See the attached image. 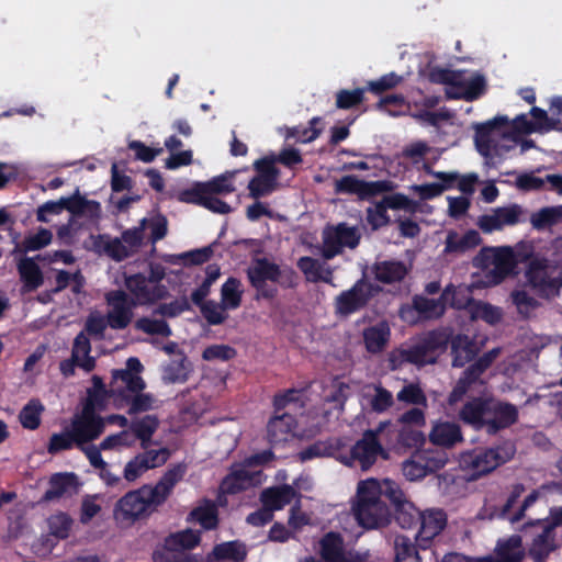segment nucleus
<instances>
[{"instance_id": "f257e3e1", "label": "nucleus", "mask_w": 562, "mask_h": 562, "mask_svg": "<svg viewBox=\"0 0 562 562\" xmlns=\"http://www.w3.org/2000/svg\"><path fill=\"white\" fill-rule=\"evenodd\" d=\"M184 474L186 467L179 463L168 469L155 485L144 484L137 490L127 492L115 505V519L134 522L148 518L165 504Z\"/></svg>"}, {"instance_id": "f03ea898", "label": "nucleus", "mask_w": 562, "mask_h": 562, "mask_svg": "<svg viewBox=\"0 0 562 562\" xmlns=\"http://www.w3.org/2000/svg\"><path fill=\"white\" fill-rule=\"evenodd\" d=\"M460 419L476 430L494 436L517 423L518 408L494 396H476L468 401L459 412Z\"/></svg>"}, {"instance_id": "7ed1b4c3", "label": "nucleus", "mask_w": 562, "mask_h": 562, "mask_svg": "<svg viewBox=\"0 0 562 562\" xmlns=\"http://www.w3.org/2000/svg\"><path fill=\"white\" fill-rule=\"evenodd\" d=\"M352 513L359 526L364 529H379L390 524L392 513L385 502L379 499L375 479L358 483Z\"/></svg>"}, {"instance_id": "20e7f679", "label": "nucleus", "mask_w": 562, "mask_h": 562, "mask_svg": "<svg viewBox=\"0 0 562 562\" xmlns=\"http://www.w3.org/2000/svg\"><path fill=\"white\" fill-rule=\"evenodd\" d=\"M503 127H508V117L505 115L474 125V145L487 165L495 166L516 145L502 136Z\"/></svg>"}, {"instance_id": "39448f33", "label": "nucleus", "mask_w": 562, "mask_h": 562, "mask_svg": "<svg viewBox=\"0 0 562 562\" xmlns=\"http://www.w3.org/2000/svg\"><path fill=\"white\" fill-rule=\"evenodd\" d=\"M515 453V445L505 440L494 447H475L462 452L460 465L470 473L472 480H476L510 461Z\"/></svg>"}, {"instance_id": "423d86ee", "label": "nucleus", "mask_w": 562, "mask_h": 562, "mask_svg": "<svg viewBox=\"0 0 562 562\" xmlns=\"http://www.w3.org/2000/svg\"><path fill=\"white\" fill-rule=\"evenodd\" d=\"M380 291L379 285L368 281L364 277L360 278L350 289L340 292L335 297V314L339 317H348L360 312Z\"/></svg>"}, {"instance_id": "0eeeda50", "label": "nucleus", "mask_w": 562, "mask_h": 562, "mask_svg": "<svg viewBox=\"0 0 562 562\" xmlns=\"http://www.w3.org/2000/svg\"><path fill=\"white\" fill-rule=\"evenodd\" d=\"M387 423L381 422L375 429L366 430L362 437L351 447L350 458L362 471L371 469L379 457L389 458V453L379 439Z\"/></svg>"}, {"instance_id": "6e6552de", "label": "nucleus", "mask_w": 562, "mask_h": 562, "mask_svg": "<svg viewBox=\"0 0 562 562\" xmlns=\"http://www.w3.org/2000/svg\"><path fill=\"white\" fill-rule=\"evenodd\" d=\"M124 284L136 306L155 304L168 295L164 284H151L143 273L125 274Z\"/></svg>"}, {"instance_id": "1a4fd4ad", "label": "nucleus", "mask_w": 562, "mask_h": 562, "mask_svg": "<svg viewBox=\"0 0 562 562\" xmlns=\"http://www.w3.org/2000/svg\"><path fill=\"white\" fill-rule=\"evenodd\" d=\"M104 300L110 307L106 318L112 329H124L133 319V310L136 307L130 294L123 290H111L105 293Z\"/></svg>"}, {"instance_id": "9d476101", "label": "nucleus", "mask_w": 562, "mask_h": 562, "mask_svg": "<svg viewBox=\"0 0 562 562\" xmlns=\"http://www.w3.org/2000/svg\"><path fill=\"white\" fill-rule=\"evenodd\" d=\"M525 286L540 299L550 300L559 294V285L548 273V263L546 259H532L529 261L525 272Z\"/></svg>"}, {"instance_id": "9b49d317", "label": "nucleus", "mask_w": 562, "mask_h": 562, "mask_svg": "<svg viewBox=\"0 0 562 562\" xmlns=\"http://www.w3.org/2000/svg\"><path fill=\"white\" fill-rule=\"evenodd\" d=\"M247 278L250 285L257 291V299L272 300L278 290L267 285V281L274 282L278 273V265L268 258H256L252 266L247 269Z\"/></svg>"}, {"instance_id": "f8f14e48", "label": "nucleus", "mask_w": 562, "mask_h": 562, "mask_svg": "<svg viewBox=\"0 0 562 562\" xmlns=\"http://www.w3.org/2000/svg\"><path fill=\"white\" fill-rule=\"evenodd\" d=\"M104 420L90 407H83L81 415L71 420L70 430L76 438V447L98 439L104 431Z\"/></svg>"}, {"instance_id": "ddd939ff", "label": "nucleus", "mask_w": 562, "mask_h": 562, "mask_svg": "<svg viewBox=\"0 0 562 562\" xmlns=\"http://www.w3.org/2000/svg\"><path fill=\"white\" fill-rule=\"evenodd\" d=\"M393 189L392 182L387 180L366 181L356 176H344L335 183L336 193L357 194L359 199L364 200L375 196Z\"/></svg>"}, {"instance_id": "4468645a", "label": "nucleus", "mask_w": 562, "mask_h": 562, "mask_svg": "<svg viewBox=\"0 0 562 562\" xmlns=\"http://www.w3.org/2000/svg\"><path fill=\"white\" fill-rule=\"evenodd\" d=\"M453 292V286L448 285L438 299H429L425 295L416 294L412 299V308L417 313L418 319H438L443 316L448 299Z\"/></svg>"}, {"instance_id": "2eb2a0df", "label": "nucleus", "mask_w": 562, "mask_h": 562, "mask_svg": "<svg viewBox=\"0 0 562 562\" xmlns=\"http://www.w3.org/2000/svg\"><path fill=\"white\" fill-rule=\"evenodd\" d=\"M319 555L323 562H362L358 554L345 551L344 538L336 531H328L322 537Z\"/></svg>"}, {"instance_id": "dca6fc26", "label": "nucleus", "mask_w": 562, "mask_h": 562, "mask_svg": "<svg viewBox=\"0 0 562 562\" xmlns=\"http://www.w3.org/2000/svg\"><path fill=\"white\" fill-rule=\"evenodd\" d=\"M447 525V516L441 509H430L420 513L419 529L415 536L422 549H426L430 541L438 536Z\"/></svg>"}, {"instance_id": "f3484780", "label": "nucleus", "mask_w": 562, "mask_h": 562, "mask_svg": "<svg viewBox=\"0 0 562 562\" xmlns=\"http://www.w3.org/2000/svg\"><path fill=\"white\" fill-rule=\"evenodd\" d=\"M452 367L463 368L479 355L481 347L474 338L465 334L453 335L451 333L450 341Z\"/></svg>"}, {"instance_id": "a211bd4d", "label": "nucleus", "mask_w": 562, "mask_h": 562, "mask_svg": "<svg viewBox=\"0 0 562 562\" xmlns=\"http://www.w3.org/2000/svg\"><path fill=\"white\" fill-rule=\"evenodd\" d=\"M296 420L289 413L274 414L267 424V438L271 446L282 445L294 436Z\"/></svg>"}, {"instance_id": "6ab92c4d", "label": "nucleus", "mask_w": 562, "mask_h": 562, "mask_svg": "<svg viewBox=\"0 0 562 562\" xmlns=\"http://www.w3.org/2000/svg\"><path fill=\"white\" fill-rule=\"evenodd\" d=\"M431 443L438 448H451L463 440L461 428L456 423L445 422L436 424L429 435Z\"/></svg>"}, {"instance_id": "aec40b11", "label": "nucleus", "mask_w": 562, "mask_h": 562, "mask_svg": "<svg viewBox=\"0 0 562 562\" xmlns=\"http://www.w3.org/2000/svg\"><path fill=\"white\" fill-rule=\"evenodd\" d=\"M65 210L74 217L89 216L92 220L101 215V205L95 200H88L79 194L77 190L71 196L63 198Z\"/></svg>"}, {"instance_id": "412c9836", "label": "nucleus", "mask_w": 562, "mask_h": 562, "mask_svg": "<svg viewBox=\"0 0 562 562\" xmlns=\"http://www.w3.org/2000/svg\"><path fill=\"white\" fill-rule=\"evenodd\" d=\"M364 347L370 353H379L384 350L391 336V329L385 321L363 329Z\"/></svg>"}, {"instance_id": "4be33fe9", "label": "nucleus", "mask_w": 562, "mask_h": 562, "mask_svg": "<svg viewBox=\"0 0 562 562\" xmlns=\"http://www.w3.org/2000/svg\"><path fill=\"white\" fill-rule=\"evenodd\" d=\"M339 438H328L326 440H317L299 452V459L302 462L310 461L315 458L335 457L342 448Z\"/></svg>"}, {"instance_id": "5701e85b", "label": "nucleus", "mask_w": 562, "mask_h": 562, "mask_svg": "<svg viewBox=\"0 0 562 562\" xmlns=\"http://www.w3.org/2000/svg\"><path fill=\"white\" fill-rule=\"evenodd\" d=\"M296 495V491L289 484L269 487L261 492L260 501L262 505L271 510H280L289 505Z\"/></svg>"}, {"instance_id": "b1692460", "label": "nucleus", "mask_w": 562, "mask_h": 562, "mask_svg": "<svg viewBox=\"0 0 562 562\" xmlns=\"http://www.w3.org/2000/svg\"><path fill=\"white\" fill-rule=\"evenodd\" d=\"M18 272L25 292L35 291L44 283L43 272L31 257H24L19 261Z\"/></svg>"}, {"instance_id": "393cba45", "label": "nucleus", "mask_w": 562, "mask_h": 562, "mask_svg": "<svg viewBox=\"0 0 562 562\" xmlns=\"http://www.w3.org/2000/svg\"><path fill=\"white\" fill-rule=\"evenodd\" d=\"M558 548L555 543V533L550 532L542 527L540 533L533 539L528 549V555L535 562H546L549 555Z\"/></svg>"}, {"instance_id": "a878e982", "label": "nucleus", "mask_w": 562, "mask_h": 562, "mask_svg": "<svg viewBox=\"0 0 562 562\" xmlns=\"http://www.w3.org/2000/svg\"><path fill=\"white\" fill-rule=\"evenodd\" d=\"M113 386L112 392L114 394H119L124 398H127L125 395V392L131 393H138L143 392V390L146 387L145 381L140 375L132 374L128 371L121 370H114L113 374Z\"/></svg>"}, {"instance_id": "bb28decb", "label": "nucleus", "mask_w": 562, "mask_h": 562, "mask_svg": "<svg viewBox=\"0 0 562 562\" xmlns=\"http://www.w3.org/2000/svg\"><path fill=\"white\" fill-rule=\"evenodd\" d=\"M510 301L516 307L519 318L524 321L536 317L537 311L542 306V303L530 295L525 288L512 291Z\"/></svg>"}, {"instance_id": "cd10ccee", "label": "nucleus", "mask_w": 562, "mask_h": 562, "mask_svg": "<svg viewBox=\"0 0 562 562\" xmlns=\"http://www.w3.org/2000/svg\"><path fill=\"white\" fill-rule=\"evenodd\" d=\"M495 552L497 562H521L525 557L521 537L512 535L507 539L498 540Z\"/></svg>"}, {"instance_id": "c85d7f7f", "label": "nucleus", "mask_w": 562, "mask_h": 562, "mask_svg": "<svg viewBox=\"0 0 562 562\" xmlns=\"http://www.w3.org/2000/svg\"><path fill=\"white\" fill-rule=\"evenodd\" d=\"M187 521L199 522L205 530L217 528L218 512L215 504L210 499H205L203 505L193 508L189 513Z\"/></svg>"}, {"instance_id": "c756f323", "label": "nucleus", "mask_w": 562, "mask_h": 562, "mask_svg": "<svg viewBox=\"0 0 562 562\" xmlns=\"http://www.w3.org/2000/svg\"><path fill=\"white\" fill-rule=\"evenodd\" d=\"M373 272L378 281L392 284L402 281L407 274V269L402 261H382L374 265Z\"/></svg>"}, {"instance_id": "7c9ffc66", "label": "nucleus", "mask_w": 562, "mask_h": 562, "mask_svg": "<svg viewBox=\"0 0 562 562\" xmlns=\"http://www.w3.org/2000/svg\"><path fill=\"white\" fill-rule=\"evenodd\" d=\"M159 426V420L154 415H146L142 418L132 420L130 425V432H132L135 438L140 440V446L143 449H147L153 435L156 432Z\"/></svg>"}, {"instance_id": "2f4dec72", "label": "nucleus", "mask_w": 562, "mask_h": 562, "mask_svg": "<svg viewBox=\"0 0 562 562\" xmlns=\"http://www.w3.org/2000/svg\"><path fill=\"white\" fill-rule=\"evenodd\" d=\"M190 362L183 352L179 358L169 361L162 369V380L166 383H184L189 379Z\"/></svg>"}, {"instance_id": "473e14b6", "label": "nucleus", "mask_w": 562, "mask_h": 562, "mask_svg": "<svg viewBox=\"0 0 562 562\" xmlns=\"http://www.w3.org/2000/svg\"><path fill=\"white\" fill-rule=\"evenodd\" d=\"M75 482L76 475L74 473L53 474L49 479V487L44 493L42 499L44 502H50L61 497Z\"/></svg>"}, {"instance_id": "72a5a7b5", "label": "nucleus", "mask_w": 562, "mask_h": 562, "mask_svg": "<svg viewBox=\"0 0 562 562\" xmlns=\"http://www.w3.org/2000/svg\"><path fill=\"white\" fill-rule=\"evenodd\" d=\"M562 221V205L544 206L530 216V223L537 231H543Z\"/></svg>"}, {"instance_id": "f704fd0d", "label": "nucleus", "mask_w": 562, "mask_h": 562, "mask_svg": "<svg viewBox=\"0 0 562 562\" xmlns=\"http://www.w3.org/2000/svg\"><path fill=\"white\" fill-rule=\"evenodd\" d=\"M91 344L85 333H79L72 345L71 356L81 360L80 368L86 372H90L95 368V359L90 356Z\"/></svg>"}, {"instance_id": "c9c22d12", "label": "nucleus", "mask_w": 562, "mask_h": 562, "mask_svg": "<svg viewBox=\"0 0 562 562\" xmlns=\"http://www.w3.org/2000/svg\"><path fill=\"white\" fill-rule=\"evenodd\" d=\"M531 126L533 133H549L551 131L562 132V123L559 119L550 117L546 110L532 106L530 110Z\"/></svg>"}, {"instance_id": "e433bc0d", "label": "nucleus", "mask_w": 562, "mask_h": 562, "mask_svg": "<svg viewBox=\"0 0 562 562\" xmlns=\"http://www.w3.org/2000/svg\"><path fill=\"white\" fill-rule=\"evenodd\" d=\"M241 282L234 277H229L221 288V303L224 308L236 310L241 304Z\"/></svg>"}, {"instance_id": "4c0bfd02", "label": "nucleus", "mask_w": 562, "mask_h": 562, "mask_svg": "<svg viewBox=\"0 0 562 562\" xmlns=\"http://www.w3.org/2000/svg\"><path fill=\"white\" fill-rule=\"evenodd\" d=\"M394 553V562H422L415 542L404 535H397L395 537Z\"/></svg>"}, {"instance_id": "58836bf2", "label": "nucleus", "mask_w": 562, "mask_h": 562, "mask_svg": "<svg viewBox=\"0 0 562 562\" xmlns=\"http://www.w3.org/2000/svg\"><path fill=\"white\" fill-rule=\"evenodd\" d=\"M216 560H232L243 562L247 557V550L244 543L235 540L216 544L213 549Z\"/></svg>"}, {"instance_id": "ea45409f", "label": "nucleus", "mask_w": 562, "mask_h": 562, "mask_svg": "<svg viewBox=\"0 0 562 562\" xmlns=\"http://www.w3.org/2000/svg\"><path fill=\"white\" fill-rule=\"evenodd\" d=\"M418 459L423 461L428 474L436 473L448 463V454L445 449L434 448L418 451Z\"/></svg>"}, {"instance_id": "a19ab883", "label": "nucleus", "mask_w": 562, "mask_h": 562, "mask_svg": "<svg viewBox=\"0 0 562 562\" xmlns=\"http://www.w3.org/2000/svg\"><path fill=\"white\" fill-rule=\"evenodd\" d=\"M322 119L315 116L310 120L308 126H293L288 130L286 138H294L300 143H311L315 140L322 133V128L317 125L321 124Z\"/></svg>"}, {"instance_id": "79ce46f5", "label": "nucleus", "mask_w": 562, "mask_h": 562, "mask_svg": "<svg viewBox=\"0 0 562 562\" xmlns=\"http://www.w3.org/2000/svg\"><path fill=\"white\" fill-rule=\"evenodd\" d=\"M375 483L379 488V499H387L393 505L394 509L400 505L408 502L404 492L401 490L396 482L390 479H385L383 481L375 479Z\"/></svg>"}, {"instance_id": "37998d69", "label": "nucleus", "mask_w": 562, "mask_h": 562, "mask_svg": "<svg viewBox=\"0 0 562 562\" xmlns=\"http://www.w3.org/2000/svg\"><path fill=\"white\" fill-rule=\"evenodd\" d=\"M43 411L44 406L38 400H31L19 414V420L23 428L30 430L37 429L41 425Z\"/></svg>"}, {"instance_id": "c03bdc74", "label": "nucleus", "mask_w": 562, "mask_h": 562, "mask_svg": "<svg viewBox=\"0 0 562 562\" xmlns=\"http://www.w3.org/2000/svg\"><path fill=\"white\" fill-rule=\"evenodd\" d=\"M420 510L412 502H406L394 509V518L403 529H411L418 526Z\"/></svg>"}, {"instance_id": "a18cd8bd", "label": "nucleus", "mask_w": 562, "mask_h": 562, "mask_svg": "<svg viewBox=\"0 0 562 562\" xmlns=\"http://www.w3.org/2000/svg\"><path fill=\"white\" fill-rule=\"evenodd\" d=\"M196 306L200 308L202 316L211 326L221 325L228 317L226 313L227 308H224L222 303H216L213 300H207L203 303L196 304Z\"/></svg>"}, {"instance_id": "49530a36", "label": "nucleus", "mask_w": 562, "mask_h": 562, "mask_svg": "<svg viewBox=\"0 0 562 562\" xmlns=\"http://www.w3.org/2000/svg\"><path fill=\"white\" fill-rule=\"evenodd\" d=\"M481 375H479L475 371L469 373V367L463 371L462 375L457 381L452 391L448 396V402L450 405H453L461 401L463 396L468 393L470 387L475 384L480 380Z\"/></svg>"}, {"instance_id": "de8ad7c7", "label": "nucleus", "mask_w": 562, "mask_h": 562, "mask_svg": "<svg viewBox=\"0 0 562 562\" xmlns=\"http://www.w3.org/2000/svg\"><path fill=\"white\" fill-rule=\"evenodd\" d=\"M382 200L389 210L404 211L409 214L419 211V203L401 192L383 195Z\"/></svg>"}, {"instance_id": "09e8293b", "label": "nucleus", "mask_w": 562, "mask_h": 562, "mask_svg": "<svg viewBox=\"0 0 562 562\" xmlns=\"http://www.w3.org/2000/svg\"><path fill=\"white\" fill-rule=\"evenodd\" d=\"M533 133L531 121L526 114L517 115L512 122L508 121V127H503L502 136L512 142H518V135Z\"/></svg>"}, {"instance_id": "8fccbe9b", "label": "nucleus", "mask_w": 562, "mask_h": 562, "mask_svg": "<svg viewBox=\"0 0 562 562\" xmlns=\"http://www.w3.org/2000/svg\"><path fill=\"white\" fill-rule=\"evenodd\" d=\"M387 210L389 207L383 203L382 199L375 202L374 206L367 209L366 220L372 231H379L392 223Z\"/></svg>"}, {"instance_id": "3c124183", "label": "nucleus", "mask_w": 562, "mask_h": 562, "mask_svg": "<svg viewBox=\"0 0 562 562\" xmlns=\"http://www.w3.org/2000/svg\"><path fill=\"white\" fill-rule=\"evenodd\" d=\"M72 522L71 517L66 513L52 515L47 520L50 535L58 539H66L69 537Z\"/></svg>"}, {"instance_id": "603ef678", "label": "nucleus", "mask_w": 562, "mask_h": 562, "mask_svg": "<svg viewBox=\"0 0 562 562\" xmlns=\"http://www.w3.org/2000/svg\"><path fill=\"white\" fill-rule=\"evenodd\" d=\"M366 88L355 90H339L336 93V106L341 110H349L358 106L364 100Z\"/></svg>"}, {"instance_id": "864d4df0", "label": "nucleus", "mask_w": 562, "mask_h": 562, "mask_svg": "<svg viewBox=\"0 0 562 562\" xmlns=\"http://www.w3.org/2000/svg\"><path fill=\"white\" fill-rule=\"evenodd\" d=\"M213 246L214 244L182 252L178 256V259L186 267L203 265L212 258L214 254Z\"/></svg>"}, {"instance_id": "5fc2aeb1", "label": "nucleus", "mask_w": 562, "mask_h": 562, "mask_svg": "<svg viewBox=\"0 0 562 562\" xmlns=\"http://www.w3.org/2000/svg\"><path fill=\"white\" fill-rule=\"evenodd\" d=\"M207 195L209 192L204 182H195L191 188L180 191L178 200L183 203L204 206Z\"/></svg>"}, {"instance_id": "6e6d98bb", "label": "nucleus", "mask_w": 562, "mask_h": 562, "mask_svg": "<svg viewBox=\"0 0 562 562\" xmlns=\"http://www.w3.org/2000/svg\"><path fill=\"white\" fill-rule=\"evenodd\" d=\"M92 387L87 391V402L83 407H90V409L94 411L97 406H102L105 397L106 390L105 384L99 375H93L92 379Z\"/></svg>"}, {"instance_id": "4d7b16f0", "label": "nucleus", "mask_w": 562, "mask_h": 562, "mask_svg": "<svg viewBox=\"0 0 562 562\" xmlns=\"http://www.w3.org/2000/svg\"><path fill=\"white\" fill-rule=\"evenodd\" d=\"M135 327L148 335H161L164 337L171 335V328L164 319L142 317L136 321Z\"/></svg>"}, {"instance_id": "13d9d810", "label": "nucleus", "mask_w": 562, "mask_h": 562, "mask_svg": "<svg viewBox=\"0 0 562 562\" xmlns=\"http://www.w3.org/2000/svg\"><path fill=\"white\" fill-rule=\"evenodd\" d=\"M459 87L462 88L463 100L472 102L484 94L486 81L482 75H476L470 80H462V86Z\"/></svg>"}, {"instance_id": "bf43d9fd", "label": "nucleus", "mask_w": 562, "mask_h": 562, "mask_svg": "<svg viewBox=\"0 0 562 562\" xmlns=\"http://www.w3.org/2000/svg\"><path fill=\"white\" fill-rule=\"evenodd\" d=\"M233 173H224L204 182L209 194L222 195L229 194L235 191L232 182Z\"/></svg>"}, {"instance_id": "052dcab7", "label": "nucleus", "mask_w": 562, "mask_h": 562, "mask_svg": "<svg viewBox=\"0 0 562 562\" xmlns=\"http://www.w3.org/2000/svg\"><path fill=\"white\" fill-rule=\"evenodd\" d=\"M74 446H76V438L72 435L70 429L59 432L53 434L49 438V442L47 446V451L50 454H56L64 450H69Z\"/></svg>"}, {"instance_id": "680f3d73", "label": "nucleus", "mask_w": 562, "mask_h": 562, "mask_svg": "<svg viewBox=\"0 0 562 562\" xmlns=\"http://www.w3.org/2000/svg\"><path fill=\"white\" fill-rule=\"evenodd\" d=\"M52 233L47 228H40L35 234L26 236L22 241L23 251H35L46 247L52 241Z\"/></svg>"}, {"instance_id": "e2e57ef3", "label": "nucleus", "mask_w": 562, "mask_h": 562, "mask_svg": "<svg viewBox=\"0 0 562 562\" xmlns=\"http://www.w3.org/2000/svg\"><path fill=\"white\" fill-rule=\"evenodd\" d=\"M494 252L493 263L495 270L501 272L503 276L509 273L514 267V254L509 247L492 248Z\"/></svg>"}, {"instance_id": "0e129e2a", "label": "nucleus", "mask_w": 562, "mask_h": 562, "mask_svg": "<svg viewBox=\"0 0 562 562\" xmlns=\"http://www.w3.org/2000/svg\"><path fill=\"white\" fill-rule=\"evenodd\" d=\"M331 231L339 239L342 247L356 248L360 241V235L356 227H350L346 223H339Z\"/></svg>"}, {"instance_id": "69168bd1", "label": "nucleus", "mask_w": 562, "mask_h": 562, "mask_svg": "<svg viewBox=\"0 0 562 562\" xmlns=\"http://www.w3.org/2000/svg\"><path fill=\"white\" fill-rule=\"evenodd\" d=\"M277 182L260 176H255L248 183L249 196L259 199L272 193L276 190Z\"/></svg>"}, {"instance_id": "338daca9", "label": "nucleus", "mask_w": 562, "mask_h": 562, "mask_svg": "<svg viewBox=\"0 0 562 562\" xmlns=\"http://www.w3.org/2000/svg\"><path fill=\"white\" fill-rule=\"evenodd\" d=\"M403 78L395 72L383 75L376 80L369 81L366 90L374 94H381L384 91L391 90L402 82Z\"/></svg>"}, {"instance_id": "774afa93", "label": "nucleus", "mask_w": 562, "mask_h": 562, "mask_svg": "<svg viewBox=\"0 0 562 562\" xmlns=\"http://www.w3.org/2000/svg\"><path fill=\"white\" fill-rule=\"evenodd\" d=\"M299 269L305 274L306 280L310 282H319L321 272L324 270V265L317 259L305 256L297 260Z\"/></svg>"}]
</instances>
